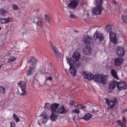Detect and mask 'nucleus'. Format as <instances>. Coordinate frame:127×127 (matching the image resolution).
Wrapping results in <instances>:
<instances>
[{"label":"nucleus","instance_id":"obj_2","mask_svg":"<svg viewBox=\"0 0 127 127\" xmlns=\"http://www.w3.org/2000/svg\"><path fill=\"white\" fill-rule=\"evenodd\" d=\"M106 104L109 106V107L107 108L108 109H109V108L110 109H113L118 103L117 99L115 98H114L110 100L109 99L106 98Z\"/></svg>","mask_w":127,"mask_h":127},{"label":"nucleus","instance_id":"obj_7","mask_svg":"<svg viewBox=\"0 0 127 127\" xmlns=\"http://www.w3.org/2000/svg\"><path fill=\"white\" fill-rule=\"evenodd\" d=\"M67 63L70 65L69 71L70 72L72 76H75L77 72V69L75 67L72 66V64H71V63L69 61H67Z\"/></svg>","mask_w":127,"mask_h":127},{"label":"nucleus","instance_id":"obj_60","mask_svg":"<svg viewBox=\"0 0 127 127\" xmlns=\"http://www.w3.org/2000/svg\"><path fill=\"white\" fill-rule=\"evenodd\" d=\"M126 11H127V10H126Z\"/></svg>","mask_w":127,"mask_h":127},{"label":"nucleus","instance_id":"obj_20","mask_svg":"<svg viewBox=\"0 0 127 127\" xmlns=\"http://www.w3.org/2000/svg\"><path fill=\"white\" fill-rule=\"evenodd\" d=\"M91 48L90 47L88 46H85L83 50L84 53L86 54H88L90 53Z\"/></svg>","mask_w":127,"mask_h":127},{"label":"nucleus","instance_id":"obj_39","mask_svg":"<svg viewBox=\"0 0 127 127\" xmlns=\"http://www.w3.org/2000/svg\"><path fill=\"white\" fill-rule=\"evenodd\" d=\"M41 18H39L37 17H35L34 18V21H33L32 22L34 23H36Z\"/></svg>","mask_w":127,"mask_h":127},{"label":"nucleus","instance_id":"obj_41","mask_svg":"<svg viewBox=\"0 0 127 127\" xmlns=\"http://www.w3.org/2000/svg\"><path fill=\"white\" fill-rule=\"evenodd\" d=\"M50 106V104L48 103H46L45 104V106L44 107V108L48 109L49 108Z\"/></svg>","mask_w":127,"mask_h":127},{"label":"nucleus","instance_id":"obj_21","mask_svg":"<svg viewBox=\"0 0 127 127\" xmlns=\"http://www.w3.org/2000/svg\"><path fill=\"white\" fill-rule=\"evenodd\" d=\"M26 88L21 89L22 92L20 93L19 90H18L17 92V94L21 96H24L27 94V92L25 89Z\"/></svg>","mask_w":127,"mask_h":127},{"label":"nucleus","instance_id":"obj_8","mask_svg":"<svg viewBox=\"0 0 127 127\" xmlns=\"http://www.w3.org/2000/svg\"><path fill=\"white\" fill-rule=\"evenodd\" d=\"M109 37L110 41L111 42L114 44H117V39L116 38V34L115 33L113 32H110Z\"/></svg>","mask_w":127,"mask_h":127},{"label":"nucleus","instance_id":"obj_36","mask_svg":"<svg viewBox=\"0 0 127 127\" xmlns=\"http://www.w3.org/2000/svg\"><path fill=\"white\" fill-rule=\"evenodd\" d=\"M5 92V88L2 86H0V93L3 94Z\"/></svg>","mask_w":127,"mask_h":127},{"label":"nucleus","instance_id":"obj_15","mask_svg":"<svg viewBox=\"0 0 127 127\" xmlns=\"http://www.w3.org/2000/svg\"><path fill=\"white\" fill-rule=\"evenodd\" d=\"M31 62V65L32 66H36V64L37 60L34 57H32L31 58L28 60V59L27 63H29Z\"/></svg>","mask_w":127,"mask_h":127},{"label":"nucleus","instance_id":"obj_26","mask_svg":"<svg viewBox=\"0 0 127 127\" xmlns=\"http://www.w3.org/2000/svg\"><path fill=\"white\" fill-rule=\"evenodd\" d=\"M92 117V115L89 113H88L85 115L83 119L87 121L90 120Z\"/></svg>","mask_w":127,"mask_h":127},{"label":"nucleus","instance_id":"obj_5","mask_svg":"<svg viewBox=\"0 0 127 127\" xmlns=\"http://www.w3.org/2000/svg\"><path fill=\"white\" fill-rule=\"evenodd\" d=\"M83 41L85 44L89 45L92 43L93 42V40L91 37L87 35L84 37Z\"/></svg>","mask_w":127,"mask_h":127},{"label":"nucleus","instance_id":"obj_43","mask_svg":"<svg viewBox=\"0 0 127 127\" xmlns=\"http://www.w3.org/2000/svg\"><path fill=\"white\" fill-rule=\"evenodd\" d=\"M120 126L121 127H127L126 125L124 124V123H122L120 122Z\"/></svg>","mask_w":127,"mask_h":127},{"label":"nucleus","instance_id":"obj_37","mask_svg":"<svg viewBox=\"0 0 127 127\" xmlns=\"http://www.w3.org/2000/svg\"><path fill=\"white\" fill-rule=\"evenodd\" d=\"M115 64L117 66H119V58L118 57L116 58L114 60Z\"/></svg>","mask_w":127,"mask_h":127},{"label":"nucleus","instance_id":"obj_34","mask_svg":"<svg viewBox=\"0 0 127 127\" xmlns=\"http://www.w3.org/2000/svg\"><path fill=\"white\" fill-rule=\"evenodd\" d=\"M50 17L49 16V15H45V21L49 23H50Z\"/></svg>","mask_w":127,"mask_h":127},{"label":"nucleus","instance_id":"obj_23","mask_svg":"<svg viewBox=\"0 0 127 127\" xmlns=\"http://www.w3.org/2000/svg\"><path fill=\"white\" fill-rule=\"evenodd\" d=\"M57 113H55V112L52 113L51 114L50 119L52 121H56L58 116L57 114Z\"/></svg>","mask_w":127,"mask_h":127},{"label":"nucleus","instance_id":"obj_57","mask_svg":"<svg viewBox=\"0 0 127 127\" xmlns=\"http://www.w3.org/2000/svg\"><path fill=\"white\" fill-rule=\"evenodd\" d=\"M38 124L40 125H41V124H40V123H38Z\"/></svg>","mask_w":127,"mask_h":127},{"label":"nucleus","instance_id":"obj_30","mask_svg":"<svg viewBox=\"0 0 127 127\" xmlns=\"http://www.w3.org/2000/svg\"><path fill=\"white\" fill-rule=\"evenodd\" d=\"M106 27V31L107 32H111V31L112 29V26L111 25H107Z\"/></svg>","mask_w":127,"mask_h":127},{"label":"nucleus","instance_id":"obj_25","mask_svg":"<svg viewBox=\"0 0 127 127\" xmlns=\"http://www.w3.org/2000/svg\"><path fill=\"white\" fill-rule=\"evenodd\" d=\"M102 3V0H95V4L97 8H102L101 6Z\"/></svg>","mask_w":127,"mask_h":127},{"label":"nucleus","instance_id":"obj_6","mask_svg":"<svg viewBox=\"0 0 127 127\" xmlns=\"http://www.w3.org/2000/svg\"><path fill=\"white\" fill-rule=\"evenodd\" d=\"M81 0H69L70 3L68 4L69 8H76L79 4V1Z\"/></svg>","mask_w":127,"mask_h":127},{"label":"nucleus","instance_id":"obj_47","mask_svg":"<svg viewBox=\"0 0 127 127\" xmlns=\"http://www.w3.org/2000/svg\"><path fill=\"white\" fill-rule=\"evenodd\" d=\"M122 113L124 114L125 113L126 111H127V109H124L122 110Z\"/></svg>","mask_w":127,"mask_h":127},{"label":"nucleus","instance_id":"obj_49","mask_svg":"<svg viewBox=\"0 0 127 127\" xmlns=\"http://www.w3.org/2000/svg\"><path fill=\"white\" fill-rule=\"evenodd\" d=\"M12 7L13 8H18V6L17 5L15 4H13L12 5Z\"/></svg>","mask_w":127,"mask_h":127},{"label":"nucleus","instance_id":"obj_10","mask_svg":"<svg viewBox=\"0 0 127 127\" xmlns=\"http://www.w3.org/2000/svg\"><path fill=\"white\" fill-rule=\"evenodd\" d=\"M116 86H117L118 89L119 90V82H118L114 80L109 82V87L110 89H113L115 88Z\"/></svg>","mask_w":127,"mask_h":127},{"label":"nucleus","instance_id":"obj_38","mask_svg":"<svg viewBox=\"0 0 127 127\" xmlns=\"http://www.w3.org/2000/svg\"><path fill=\"white\" fill-rule=\"evenodd\" d=\"M74 107H77L79 109H81V108H83V109L84 108V106L82 104H78L77 106H74Z\"/></svg>","mask_w":127,"mask_h":127},{"label":"nucleus","instance_id":"obj_55","mask_svg":"<svg viewBox=\"0 0 127 127\" xmlns=\"http://www.w3.org/2000/svg\"><path fill=\"white\" fill-rule=\"evenodd\" d=\"M18 8H14V10H17Z\"/></svg>","mask_w":127,"mask_h":127},{"label":"nucleus","instance_id":"obj_56","mask_svg":"<svg viewBox=\"0 0 127 127\" xmlns=\"http://www.w3.org/2000/svg\"><path fill=\"white\" fill-rule=\"evenodd\" d=\"M71 9H72L73 10H74V9H75V8H70Z\"/></svg>","mask_w":127,"mask_h":127},{"label":"nucleus","instance_id":"obj_3","mask_svg":"<svg viewBox=\"0 0 127 127\" xmlns=\"http://www.w3.org/2000/svg\"><path fill=\"white\" fill-rule=\"evenodd\" d=\"M93 38L95 41L100 42L103 40L104 36L102 34L96 31L94 34Z\"/></svg>","mask_w":127,"mask_h":127},{"label":"nucleus","instance_id":"obj_48","mask_svg":"<svg viewBox=\"0 0 127 127\" xmlns=\"http://www.w3.org/2000/svg\"><path fill=\"white\" fill-rule=\"evenodd\" d=\"M73 111L76 113H78L80 112V111L78 109L74 110Z\"/></svg>","mask_w":127,"mask_h":127},{"label":"nucleus","instance_id":"obj_32","mask_svg":"<svg viewBox=\"0 0 127 127\" xmlns=\"http://www.w3.org/2000/svg\"><path fill=\"white\" fill-rule=\"evenodd\" d=\"M7 13L6 10H3V9H0V15L3 16L6 15Z\"/></svg>","mask_w":127,"mask_h":127},{"label":"nucleus","instance_id":"obj_1","mask_svg":"<svg viewBox=\"0 0 127 127\" xmlns=\"http://www.w3.org/2000/svg\"><path fill=\"white\" fill-rule=\"evenodd\" d=\"M106 76L102 74L93 75L92 79L96 82H100L103 85L105 84Z\"/></svg>","mask_w":127,"mask_h":127},{"label":"nucleus","instance_id":"obj_11","mask_svg":"<svg viewBox=\"0 0 127 127\" xmlns=\"http://www.w3.org/2000/svg\"><path fill=\"white\" fill-rule=\"evenodd\" d=\"M51 47L54 52V55L56 58L57 59H59L60 58L61 56V54L58 50L57 48L52 44L51 45Z\"/></svg>","mask_w":127,"mask_h":127},{"label":"nucleus","instance_id":"obj_35","mask_svg":"<svg viewBox=\"0 0 127 127\" xmlns=\"http://www.w3.org/2000/svg\"><path fill=\"white\" fill-rule=\"evenodd\" d=\"M13 118L15 120L16 122L17 123L19 121V117L17 116L15 114H14L13 115Z\"/></svg>","mask_w":127,"mask_h":127},{"label":"nucleus","instance_id":"obj_40","mask_svg":"<svg viewBox=\"0 0 127 127\" xmlns=\"http://www.w3.org/2000/svg\"><path fill=\"white\" fill-rule=\"evenodd\" d=\"M71 14L70 15V18L71 19H75L76 18V16L70 12Z\"/></svg>","mask_w":127,"mask_h":127},{"label":"nucleus","instance_id":"obj_19","mask_svg":"<svg viewBox=\"0 0 127 127\" xmlns=\"http://www.w3.org/2000/svg\"><path fill=\"white\" fill-rule=\"evenodd\" d=\"M13 20V19L11 18H3L0 19L1 22L2 24L6 23L9 22H12Z\"/></svg>","mask_w":127,"mask_h":127},{"label":"nucleus","instance_id":"obj_46","mask_svg":"<svg viewBox=\"0 0 127 127\" xmlns=\"http://www.w3.org/2000/svg\"><path fill=\"white\" fill-rule=\"evenodd\" d=\"M126 121V119L125 118V117L124 116H123L122 118V122L123 123H125Z\"/></svg>","mask_w":127,"mask_h":127},{"label":"nucleus","instance_id":"obj_54","mask_svg":"<svg viewBox=\"0 0 127 127\" xmlns=\"http://www.w3.org/2000/svg\"><path fill=\"white\" fill-rule=\"evenodd\" d=\"M117 122L118 124H119V120L117 121Z\"/></svg>","mask_w":127,"mask_h":127},{"label":"nucleus","instance_id":"obj_52","mask_svg":"<svg viewBox=\"0 0 127 127\" xmlns=\"http://www.w3.org/2000/svg\"><path fill=\"white\" fill-rule=\"evenodd\" d=\"M3 66V65L2 64L0 65V69Z\"/></svg>","mask_w":127,"mask_h":127},{"label":"nucleus","instance_id":"obj_14","mask_svg":"<svg viewBox=\"0 0 127 127\" xmlns=\"http://www.w3.org/2000/svg\"><path fill=\"white\" fill-rule=\"evenodd\" d=\"M59 105V104L56 103H53L51 105L50 108L52 113L55 112L56 113L57 112L56 110Z\"/></svg>","mask_w":127,"mask_h":127},{"label":"nucleus","instance_id":"obj_53","mask_svg":"<svg viewBox=\"0 0 127 127\" xmlns=\"http://www.w3.org/2000/svg\"><path fill=\"white\" fill-rule=\"evenodd\" d=\"M73 31L74 32H78V31L76 30H74Z\"/></svg>","mask_w":127,"mask_h":127},{"label":"nucleus","instance_id":"obj_9","mask_svg":"<svg viewBox=\"0 0 127 127\" xmlns=\"http://www.w3.org/2000/svg\"><path fill=\"white\" fill-rule=\"evenodd\" d=\"M120 65L123 62V59L122 58L124 56L125 53V50L123 47H122L120 46Z\"/></svg>","mask_w":127,"mask_h":127},{"label":"nucleus","instance_id":"obj_18","mask_svg":"<svg viewBox=\"0 0 127 127\" xmlns=\"http://www.w3.org/2000/svg\"><path fill=\"white\" fill-rule=\"evenodd\" d=\"M72 57L75 60H79L80 58V53L77 52H75L73 54Z\"/></svg>","mask_w":127,"mask_h":127},{"label":"nucleus","instance_id":"obj_29","mask_svg":"<svg viewBox=\"0 0 127 127\" xmlns=\"http://www.w3.org/2000/svg\"><path fill=\"white\" fill-rule=\"evenodd\" d=\"M41 116L43 117L42 122L44 124L46 123L48 120V118L47 117V116L45 114H43L42 113L41 114Z\"/></svg>","mask_w":127,"mask_h":127},{"label":"nucleus","instance_id":"obj_28","mask_svg":"<svg viewBox=\"0 0 127 127\" xmlns=\"http://www.w3.org/2000/svg\"><path fill=\"white\" fill-rule=\"evenodd\" d=\"M36 24L39 26L42 27L43 25V20L41 18L37 22H36Z\"/></svg>","mask_w":127,"mask_h":127},{"label":"nucleus","instance_id":"obj_16","mask_svg":"<svg viewBox=\"0 0 127 127\" xmlns=\"http://www.w3.org/2000/svg\"><path fill=\"white\" fill-rule=\"evenodd\" d=\"M102 8H93L92 10V13L94 15L100 14L102 12Z\"/></svg>","mask_w":127,"mask_h":127},{"label":"nucleus","instance_id":"obj_27","mask_svg":"<svg viewBox=\"0 0 127 127\" xmlns=\"http://www.w3.org/2000/svg\"><path fill=\"white\" fill-rule=\"evenodd\" d=\"M111 73L112 76L115 78L118 79L116 70L114 69H112L111 70Z\"/></svg>","mask_w":127,"mask_h":127},{"label":"nucleus","instance_id":"obj_50","mask_svg":"<svg viewBox=\"0 0 127 127\" xmlns=\"http://www.w3.org/2000/svg\"><path fill=\"white\" fill-rule=\"evenodd\" d=\"M47 80H49L50 81H52V80H53V79H52V77H51V76L49 77L47 79Z\"/></svg>","mask_w":127,"mask_h":127},{"label":"nucleus","instance_id":"obj_44","mask_svg":"<svg viewBox=\"0 0 127 127\" xmlns=\"http://www.w3.org/2000/svg\"><path fill=\"white\" fill-rule=\"evenodd\" d=\"M116 53L118 56H119V47L118 46L116 49Z\"/></svg>","mask_w":127,"mask_h":127},{"label":"nucleus","instance_id":"obj_24","mask_svg":"<svg viewBox=\"0 0 127 127\" xmlns=\"http://www.w3.org/2000/svg\"><path fill=\"white\" fill-rule=\"evenodd\" d=\"M65 109L64 106H61L60 108L57 110L58 113L60 114H63L65 111Z\"/></svg>","mask_w":127,"mask_h":127},{"label":"nucleus","instance_id":"obj_12","mask_svg":"<svg viewBox=\"0 0 127 127\" xmlns=\"http://www.w3.org/2000/svg\"><path fill=\"white\" fill-rule=\"evenodd\" d=\"M84 77L86 79L89 80H91L93 79V74L89 72H85L83 74Z\"/></svg>","mask_w":127,"mask_h":127},{"label":"nucleus","instance_id":"obj_31","mask_svg":"<svg viewBox=\"0 0 127 127\" xmlns=\"http://www.w3.org/2000/svg\"><path fill=\"white\" fill-rule=\"evenodd\" d=\"M121 19L123 22L127 23V15H122L121 17Z\"/></svg>","mask_w":127,"mask_h":127},{"label":"nucleus","instance_id":"obj_4","mask_svg":"<svg viewBox=\"0 0 127 127\" xmlns=\"http://www.w3.org/2000/svg\"><path fill=\"white\" fill-rule=\"evenodd\" d=\"M66 59L67 62V61L69 60L70 62L71 63V64H72V66H73L74 65H75L76 67H78L81 65L80 63L79 62V60H75L74 61L71 58L69 57L68 56L66 57Z\"/></svg>","mask_w":127,"mask_h":127},{"label":"nucleus","instance_id":"obj_13","mask_svg":"<svg viewBox=\"0 0 127 127\" xmlns=\"http://www.w3.org/2000/svg\"><path fill=\"white\" fill-rule=\"evenodd\" d=\"M127 88V85L125 82L122 80L120 81V91L124 90Z\"/></svg>","mask_w":127,"mask_h":127},{"label":"nucleus","instance_id":"obj_42","mask_svg":"<svg viewBox=\"0 0 127 127\" xmlns=\"http://www.w3.org/2000/svg\"><path fill=\"white\" fill-rule=\"evenodd\" d=\"M10 127H15V124L14 122H11L10 123Z\"/></svg>","mask_w":127,"mask_h":127},{"label":"nucleus","instance_id":"obj_33","mask_svg":"<svg viewBox=\"0 0 127 127\" xmlns=\"http://www.w3.org/2000/svg\"><path fill=\"white\" fill-rule=\"evenodd\" d=\"M16 59V58L14 56H12L10 57L8 59L7 62L10 63L12 62L15 60Z\"/></svg>","mask_w":127,"mask_h":127},{"label":"nucleus","instance_id":"obj_45","mask_svg":"<svg viewBox=\"0 0 127 127\" xmlns=\"http://www.w3.org/2000/svg\"><path fill=\"white\" fill-rule=\"evenodd\" d=\"M75 103V102L73 100H70V102H69L70 104L72 106H73V105H74V106H75V105H74Z\"/></svg>","mask_w":127,"mask_h":127},{"label":"nucleus","instance_id":"obj_51","mask_svg":"<svg viewBox=\"0 0 127 127\" xmlns=\"http://www.w3.org/2000/svg\"><path fill=\"white\" fill-rule=\"evenodd\" d=\"M113 3L114 4H117L116 2L115 1H113Z\"/></svg>","mask_w":127,"mask_h":127},{"label":"nucleus","instance_id":"obj_58","mask_svg":"<svg viewBox=\"0 0 127 127\" xmlns=\"http://www.w3.org/2000/svg\"><path fill=\"white\" fill-rule=\"evenodd\" d=\"M1 30V28L0 27V31Z\"/></svg>","mask_w":127,"mask_h":127},{"label":"nucleus","instance_id":"obj_17","mask_svg":"<svg viewBox=\"0 0 127 127\" xmlns=\"http://www.w3.org/2000/svg\"><path fill=\"white\" fill-rule=\"evenodd\" d=\"M35 66L34 65H32L31 66L29 67V69L27 71V74L28 76H29L32 74L34 71Z\"/></svg>","mask_w":127,"mask_h":127},{"label":"nucleus","instance_id":"obj_59","mask_svg":"<svg viewBox=\"0 0 127 127\" xmlns=\"http://www.w3.org/2000/svg\"><path fill=\"white\" fill-rule=\"evenodd\" d=\"M87 15H88V16H89V14H88V13H87Z\"/></svg>","mask_w":127,"mask_h":127},{"label":"nucleus","instance_id":"obj_22","mask_svg":"<svg viewBox=\"0 0 127 127\" xmlns=\"http://www.w3.org/2000/svg\"><path fill=\"white\" fill-rule=\"evenodd\" d=\"M18 85L21 89L26 88V83L23 81H20L18 83Z\"/></svg>","mask_w":127,"mask_h":127}]
</instances>
